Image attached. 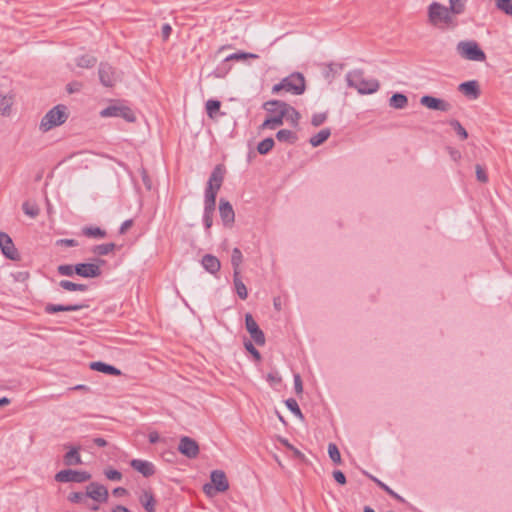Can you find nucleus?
Returning a JSON list of instances; mask_svg holds the SVG:
<instances>
[{"instance_id": "nucleus-1", "label": "nucleus", "mask_w": 512, "mask_h": 512, "mask_svg": "<svg viewBox=\"0 0 512 512\" xmlns=\"http://www.w3.org/2000/svg\"><path fill=\"white\" fill-rule=\"evenodd\" d=\"M427 23L441 31L454 30L458 26V20L449 8L437 1L427 6Z\"/></svg>"}, {"instance_id": "nucleus-2", "label": "nucleus", "mask_w": 512, "mask_h": 512, "mask_svg": "<svg viewBox=\"0 0 512 512\" xmlns=\"http://www.w3.org/2000/svg\"><path fill=\"white\" fill-rule=\"evenodd\" d=\"M346 80L348 86L355 88L360 94H371L379 89V82L376 79L365 78L360 70L349 72Z\"/></svg>"}, {"instance_id": "nucleus-3", "label": "nucleus", "mask_w": 512, "mask_h": 512, "mask_svg": "<svg viewBox=\"0 0 512 512\" xmlns=\"http://www.w3.org/2000/svg\"><path fill=\"white\" fill-rule=\"evenodd\" d=\"M68 111L65 105H56L50 109L41 119L39 130L46 133L55 127L64 124L68 119Z\"/></svg>"}, {"instance_id": "nucleus-4", "label": "nucleus", "mask_w": 512, "mask_h": 512, "mask_svg": "<svg viewBox=\"0 0 512 512\" xmlns=\"http://www.w3.org/2000/svg\"><path fill=\"white\" fill-rule=\"evenodd\" d=\"M306 89L305 78L301 73H292L283 78L278 84L272 87V92L277 94L281 91L291 93L293 95H301Z\"/></svg>"}, {"instance_id": "nucleus-5", "label": "nucleus", "mask_w": 512, "mask_h": 512, "mask_svg": "<svg viewBox=\"0 0 512 512\" xmlns=\"http://www.w3.org/2000/svg\"><path fill=\"white\" fill-rule=\"evenodd\" d=\"M272 103H284L283 101L279 100H271L267 101L264 104L265 110L269 113V116L264 120V122L261 124L260 129H269L274 130L277 127L281 126L284 122V108L272 105Z\"/></svg>"}, {"instance_id": "nucleus-6", "label": "nucleus", "mask_w": 512, "mask_h": 512, "mask_svg": "<svg viewBox=\"0 0 512 512\" xmlns=\"http://www.w3.org/2000/svg\"><path fill=\"white\" fill-rule=\"evenodd\" d=\"M457 53L466 60L483 62L486 59L484 51L473 40L460 41L456 46Z\"/></svg>"}, {"instance_id": "nucleus-7", "label": "nucleus", "mask_w": 512, "mask_h": 512, "mask_svg": "<svg viewBox=\"0 0 512 512\" xmlns=\"http://www.w3.org/2000/svg\"><path fill=\"white\" fill-rule=\"evenodd\" d=\"M211 483L203 486V490L209 497H213L217 493H222L228 490L229 483L225 473L222 470H214L210 475Z\"/></svg>"}, {"instance_id": "nucleus-8", "label": "nucleus", "mask_w": 512, "mask_h": 512, "mask_svg": "<svg viewBox=\"0 0 512 512\" xmlns=\"http://www.w3.org/2000/svg\"><path fill=\"white\" fill-rule=\"evenodd\" d=\"M224 169L222 166L218 165L212 171L207 188L205 190V199H209V196L212 195V201H216V196L221 188L223 179H224Z\"/></svg>"}, {"instance_id": "nucleus-9", "label": "nucleus", "mask_w": 512, "mask_h": 512, "mask_svg": "<svg viewBox=\"0 0 512 512\" xmlns=\"http://www.w3.org/2000/svg\"><path fill=\"white\" fill-rule=\"evenodd\" d=\"M91 475L86 471H75L71 469L61 470L55 475V480L61 483H82L88 481Z\"/></svg>"}, {"instance_id": "nucleus-10", "label": "nucleus", "mask_w": 512, "mask_h": 512, "mask_svg": "<svg viewBox=\"0 0 512 512\" xmlns=\"http://www.w3.org/2000/svg\"><path fill=\"white\" fill-rule=\"evenodd\" d=\"M100 115L102 117H121L128 122H133L135 120L133 111L129 107L123 105L108 106L100 112Z\"/></svg>"}, {"instance_id": "nucleus-11", "label": "nucleus", "mask_w": 512, "mask_h": 512, "mask_svg": "<svg viewBox=\"0 0 512 512\" xmlns=\"http://www.w3.org/2000/svg\"><path fill=\"white\" fill-rule=\"evenodd\" d=\"M245 326L246 330L250 334L253 341L259 345L263 346L265 344V335L263 331L259 328L257 322L254 320L251 314H246L245 316Z\"/></svg>"}, {"instance_id": "nucleus-12", "label": "nucleus", "mask_w": 512, "mask_h": 512, "mask_svg": "<svg viewBox=\"0 0 512 512\" xmlns=\"http://www.w3.org/2000/svg\"><path fill=\"white\" fill-rule=\"evenodd\" d=\"M420 104L428 109L447 112L451 109V104L446 100L436 98L430 95H424L420 98Z\"/></svg>"}, {"instance_id": "nucleus-13", "label": "nucleus", "mask_w": 512, "mask_h": 512, "mask_svg": "<svg viewBox=\"0 0 512 512\" xmlns=\"http://www.w3.org/2000/svg\"><path fill=\"white\" fill-rule=\"evenodd\" d=\"M178 450L181 454L188 458H196L199 454V446L195 440L184 436L180 439Z\"/></svg>"}, {"instance_id": "nucleus-14", "label": "nucleus", "mask_w": 512, "mask_h": 512, "mask_svg": "<svg viewBox=\"0 0 512 512\" xmlns=\"http://www.w3.org/2000/svg\"><path fill=\"white\" fill-rule=\"evenodd\" d=\"M118 74L116 71L107 63H101L99 66V79L101 83L106 87H112L118 81Z\"/></svg>"}, {"instance_id": "nucleus-15", "label": "nucleus", "mask_w": 512, "mask_h": 512, "mask_svg": "<svg viewBox=\"0 0 512 512\" xmlns=\"http://www.w3.org/2000/svg\"><path fill=\"white\" fill-rule=\"evenodd\" d=\"M0 248L4 256L10 260H19V253L14 246L10 236L4 232L0 233Z\"/></svg>"}, {"instance_id": "nucleus-16", "label": "nucleus", "mask_w": 512, "mask_h": 512, "mask_svg": "<svg viewBox=\"0 0 512 512\" xmlns=\"http://www.w3.org/2000/svg\"><path fill=\"white\" fill-rule=\"evenodd\" d=\"M219 213L221 220L225 226H231L234 223L235 213L232 205L228 201L224 199L220 200Z\"/></svg>"}, {"instance_id": "nucleus-17", "label": "nucleus", "mask_w": 512, "mask_h": 512, "mask_svg": "<svg viewBox=\"0 0 512 512\" xmlns=\"http://www.w3.org/2000/svg\"><path fill=\"white\" fill-rule=\"evenodd\" d=\"M75 273L85 278H95L101 274V270L96 264L80 263L75 266Z\"/></svg>"}, {"instance_id": "nucleus-18", "label": "nucleus", "mask_w": 512, "mask_h": 512, "mask_svg": "<svg viewBox=\"0 0 512 512\" xmlns=\"http://www.w3.org/2000/svg\"><path fill=\"white\" fill-rule=\"evenodd\" d=\"M86 496L98 502H105L108 498V490L98 483H91L87 487Z\"/></svg>"}, {"instance_id": "nucleus-19", "label": "nucleus", "mask_w": 512, "mask_h": 512, "mask_svg": "<svg viewBox=\"0 0 512 512\" xmlns=\"http://www.w3.org/2000/svg\"><path fill=\"white\" fill-rule=\"evenodd\" d=\"M458 90L470 99H477L480 95L479 84L475 80L461 83Z\"/></svg>"}, {"instance_id": "nucleus-20", "label": "nucleus", "mask_w": 512, "mask_h": 512, "mask_svg": "<svg viewBox=\"0 0 512 512\" xmlns=\"http://www.w3.org/2000/svg\"><path fill=\"white\" fill-rule=\"evenodd\" d=\"M272 105H277L284 108V117L285 120L290 123L293 127L298 126L299 120L301 118L299 112L292 107L291 105L284 103H272Z\"/></svg>"}, {"instance_id": "nucleus-21", "label": "nucleus", "mask_w": 512, "mask_h": 512, "mask_svg": "<svg viewBox=\"0 0 512 512\" xmlns=\"http://www.w3.org/2000/svg\"><path fill=\"white\" fill-rule=\"evenodd\" d=\"M131 466L137 472L141 473L145 477L152 476L155 473L154 465L146 460L134 459L131 461Z\"/></svg>"}, {"instance_id": "nucleus-22", "label": "nucleus", "mask_w": 512, "mask_h": 512, "mask_svg": "<svg viewBox=\"0 0 512 512\" xmlns=\"http://www.w3.org/2000/svg\"><path fill=\"white\" fill-rule=\"evenodd\" d=\"M15 95L13 93L3 94L0 92V114L8 117L12 113Z\"/></svg>"}, {"instance_id": "nucleus-23", "label": "nucleus", "mask_w": 512, "mask_h": 512, "mask_svg": "<svg viewBox=\"0 0 512 512\" xmlns=\"http://www.w3.org/2000/svg\"><path fill=\"white\" fill-rule=\"evenodd\" d=\"M139 502L147 512H155L156 500L151 490H142L139 495Z\"/></svg>"}, {"instance_id": "nucleus-24", "label": "nucleus", "mask_w": 512, "mask_h": 512, "mask_svg": "<svg viewBox=\"0 0 512 512\" xmlns=\"http://www.w3.org/2000/svg\"><path fill=\"white\" fill-rule=\"evenodd\" d=\"M201 264L203 268L211 274H216L221 268L219 259L211 254L204 255L201 260Z\"/></svg>"}, {"instance_id": "nucleus-25", "label": "nucleus", "mask_w": 512, "mask_h": 512, "mask_svg": "<svg viewBox=\"0 0 512 512\" xmlns=\"http://www.w3.org/2000/svg\"><path fill=\"white\" fill-rule=\"evenodd\" d=\"M85 307L82 304H74V305H60V304H47L44 308L47 314H54L57 312H71L78 311Z\"/></svg>"}, {"instance_id": "nucleus-26", "label": "nucleus", "mask_w": 512, "mask_h": 512, "mask_svg": "<svg viewBox=\"0 0 512 512\" xmlns=\"http://www.w3.org/2000/svg\"><path fill=\"white\" fill-rule=\"evenodd\" d=\"M216 201H212V195L209 196V199H205L204 201V215L203 222L206 229H209L212 226L213 213L215 210Z\"/></svg>"}, {"instance_id": "nucleus-27", "label": "nucleus", "mask_w": 512, "mask_h": 512, "mask_svg": "<svg viewBox=\"0 0 512 512\" xmlns=\"http://www.w3.org/2000/svg\"><path fill=\"white\" fill-rule=\"evenodd\" d=\"M90 368L92 370H95V371H98V372H102V373H105V374H109V375L118 376V375L121 374L120 370L117 369L116 367H114L112 365H108V364L100 362V361L92 362L90 364Z\"/></svg>"}, {"instance_id": "nucleus-28", "label": "nucleus", "mask_w": 512, "mask_h": 512, "mask_svg": "<svg viewBox=\"0 0 512 512\" xmlns=\"http://www.w3.org/2000/svg\"><path fill=\"white\" fill-rule=\"evenodd\" d=\"M233 283L235 286V291L239 298L245 300L248 297V291L240 277V272L233 273Z\"/></svg>"}, {"instance_id": "nucleus-29", "label": "nucleus", "mask_w": 512, "mask_h": 512, "mask_svg": "<svg viewBox=\"0 0 512 512\" xmlns=\"http://www.w3.org/2000/svg\"><path fill=\"white\" fill-rule=\"evenodd\" d=\"M79 447H73L64 456V462L67 466L78 465L82 463L81 456L79 454Z\"/></svg>"}, {"instance_id": "nucleus-30", "label": "nucleus", "mask_w": 512, "mask_h": 512, "mask_svg": "<svg viewBox=\"0 0 512 512\" xmlns=\"http://www.w3.org/2000/svg\"><path fill=\"white\" fill-rule=\"evenodd\" d=\"M389 105L394 109H404L408 105V98L402 93H395L390 98Z\"/></svg>"}, {"instance_id": "nucleus-31", "label": "nucleus", "mask_w": 512, "mask_h": 512, "mask_svg": "<svg viewBox=\"0 0 512 512\" xmlns=\"http://www.w3.org/2000/svg\"><path fill=\"white\" fill-rule=\"evenodd\" d=\"M468 0H449V10L452 14L457 18L458 15H461L465 12Z\"/></svg>"}, {"instance_id": "nucleus-32", "label": "nucleus", "mask_w": 512, "mask_h": 512, "mask_svg": "<svg viewBox=\"0 0 512 512\" xmlns=\"http://www.w3.org/2000/svg\"><path fill=\"white\" fill-rule=\"evenodd\" d=\"M331 135L329 128L320 130L316 135L312 136L309 140L313 147H318L323 144Z\"/></svg>"}, {"instance_id": "nucleus-33", "label": "nucleus", "mask_w": 512, "mask_h": 512, "mask_svg": "<svg viewBox=\"0 0 512 512\" xmlns=\"http://www.w3.org/2000/svg\"><path fill=\"white\" fill-rule=\"evenodd\" d=\"M276 138L280 142L293 144L297 141V135L291 130L282 129L276 133Z\"/></svg>"}, {"instance_id": "nucleus-34", "label": "nucleus", "mask_w": 512, "mask_h": 512, "mask_svg": "<svg viewBox=\"0 0 512 512\" xmlns=\"http://www.w3.org/2000/svg\"><path fill=\"white\" fill-rule=\"evenodd\" d=\"M243 262V255L239 248H234L231 255L233 273L240 272V265Z\"/></svg>"}, {"instance_id": "nucleus-35", "label": "nucleus", "mask_w": 512, "mask_h": 512, "mask_svg": "<svg viewBox=\"0 0 512 512\" xmlns=\"http://www.w3.org/2000/svg\"><path fill=\"white\" fill-rule=\"evenodd\" d=\"M274 145H275V142H274L273 138H271V137L265 138L264 140H262L261 142L258 143L257 151L259 154L265 155L273 149Z\"/></svg>"}, {"instance_id": "nucleus-36", "label": "nucleus", "mask_w": 512, "mask_h": 512, "mask_svg": "<svg viewBox=\"0 0 512 512\" xmlns=\"http://www.w3.org/2000/svg\"><path fill=\"white\" fill-rule=\"evenodd\" d=\"M221 103L218 100H208L206 102V112L211 119H215L220 110Z\"/></svg>"}, {"instance_id": "nucleus-37", "label": "nucleus", "mask_w": 512, "mask_h": 512, "mask_svg": "<svg viewBox=\"0 0 512 512\" xmlns=\"http://www.w3.org/2000/svg\"><path fill=\"white\" fill-rule=\"evenodd\" d=\"M77 66L81 68H91L93 67L97 59L92 55H83L79 58H77Z\"/></svg>"}, {"instance_id": "nucleus-38", "label": "nucleus", "mask_w": 512, "mask_h": 512, "mask_svg": "<svg viewBox=\"0 0 512 512\" xmlns=\"http://www.w3.org/2000/svg\"><path fill=\"white\" fill-rule=\"evenodd\" d=\"M59 285L67 291H85L87 289V286L84 284H77L68 280L60 281Z\"/></svg>"}, {"instance_id": "nucleus-39", "label": "nucleus", "mask_w": 512, "mask_h": 512, "mask_svg": "<svg viewBox=\"0 0 512 512\" xmlns=\"http://www.w3.org/2000/svg\"><path fill=\"white\" fill-rule=\"evenodd\" d=\"M495 6L501 12L512 17V0H495Z\"/></svg>"}, {"instance_id": "nucleus-40", "label": "nucleus", "mask_w": 512, "mask_h": 512, "mask_svg": "<svg viewBox=\"0 0 512 512\" xmlns=\"http://www.w3.org/2000/svg\"><path fill=\"white\" fill-rule=\"evenodd\" d=\"M114 249H115L114 243H105V244H100V245L95 246L93 249V253L103 256V255L109 254Z\"/></svg>"}, {"instance_id": "nucleus-41", "label": "nucleus", "mask_w": 512, "mask_h": 512, "mask_svg": "<svg viewBox=\"0 0 512 512\" xmlns=\"http://www.w3.org/2000/svg\"><path fill=\"white\" fill-rule=\"evenodd\" d=\"M328 454H329L330 459L335 464H340L341 463V454H340V451H339V449H338L336 444L329 443V445H328Z\"/></svg>"}, {"instance_id": "nucleus-42", "label": "nucleus", "mask_w": 512, "mask_h": 512, "mask_svg": "<svg viewBox=\"0 0 512 512\" xmlns=\"http://www.w3.org/2000/svg\"><path fill=\"white\" fill-rule=\"evenodd\" d=\"M24 213L31 218H35L39 214V208L35 203L24 202L22 205Z\"/></svg>"}, {"instance_id": "nucleus-43", "label": "nucleus", "mask_w": 512, "mask_h": 512, "mask_svg": "<svg viewBox=\"0 0 512 512\" xmlns=\"http://www.w3.org/2000/svg\"><path fill=\"white\" fill-rule=\"evenodd\" d=\"M83 233L84 235L93 238H103L106 235L105 231L99 227H86L83 229Z\"/></svg>"}, {"instance_id": "nucleus-44", "label": "nucleus", "mask_w": 512, "mask_h": 512, "mask_svg": "<svg viewBox=\"0 0 512 512\" xmlns=\"http://www.w3.org/2000/svg\"><path fill=\"white\" fill-rule=\"evenodd\" d=\"M286 406L287 408L297 417H299L300 419L303 418V414L299 408V405L297 403V401L293 398H289L286 400Z\"/></svg>"}, {"instance_id": "nucleus-45", "label": "nucleus", "mask_w": 512, "mask_h": 512, "mask_svg": "<svg viewBox=\"0 0 512 512\" xmlns=\"http://www.w3.org/2000/svg\"><path fill=\"white\" fill-rule=\"evenodd\" d=\"M247 58L256 59V58H258V55L252 54V53L237 52V53H233V54L227 56L225 61L244 60V59H247Z\"/></svg>"}, {"instance_id": "nucleus-46", "label": "nucleus", "mask_w": 512, "mask_h": 512, "mask_svg": "<svg viewBox=\"0 0 512 512\" xmlns=\"http://www.w3.org/2000/svg\"><path fill=\"white\" fill-rule=\"evenodd\" d=\"M450 125L454 128L456 133L461 137V139H466L468 137V133L466 129L460 124L457 120H452Z\"/></svg>"}, {"instance_id": "nucleus-47", "label": "nucleus", "mask_w": 512, "mask_h": 512, "mask_svg": "<svg viewBox=\"0 0 512 512\" xmlns=\"http://www.w3.org/2000/svg\"><path fill=\"white\" fill-rule=\"evenodd\" d=\"M327 119V113H317L312 116L311 123L314 127L322 125Z\"/></svg>"}, {"instance_id": "nucleus-48", "label": "nucleus", "mask_w": 512, "mask_h": 512, "mask_svg": "<svg viewBox=\"0 0 512 512\" xmlns=\"http://www.w3.org/2000/svg\"><path fill=\"white\" fill-rule=\"evenodd\" d=\"M475 170H476L477 180L482 183H486L488 181V176H487L485 169L481 165L477 164L475 167Z\"/></svg>"}, {"instance_id": "nucleus-49", "label": "nucleus", "mask_w": 512, "mask_h": 512, "mask_svg": "<svg viewBox=\"0 0 512 512\" xmlns=\"http://www.w3.org/2000/svg\"><path fill=\"white\" fill-rule=\"evenodd\" d=\"M104 474L111 481H120L122 479V474L114 469H106Z\"/></svg>"}, {"instance_id": "nucleus-50", "label": "nucleus", "mask_w": 512, "mask_h": 512, "mask_svg": "<svg viewBox=\"0 0 512 512\" xmlns=\"http://www.w3.org/2000/svg\"><path fill=\"white\" fill-rule=\"evenodd\" d=\"M58 272L63 276H72L75 273V267L72 265H60Z\"/></svg>"}, {"instance_id": "nucleus-51", "label": "nucleus", "mask_w": 512, "mask_h": 512, "mask_svg": "<svg viewBox=\"0 0 512 512\" xmlns=\"http://www.w3.org/2000/svg\"><path fill=\"white\" fill-rule=\"evenodd\" d=\"M376 482L378 483V485L384 490L386 491L388 494H390L392 497H394L395 499L401 501V502H404V499L398 495L397 493H395L391 488H389L386 484H384L383 482L379 481V480H376Z\"/></svg>"}, {"instance_id": "nucleus-52", "label": "nucleus", "mask_w": 512, "mask_h": 512, "mask_svg": "<svg viewBox=\"0 0 512 512\" xmlns=\"http://www.w3.org/2000/svg\"><path fill=\"white\" fill-rule=\"evenodd\" d=\"M85 498H86V495H84L83 493H80V492H73V493H70L68 496V500L72 503H80V502L84 501Z\"/></svg>"}, {"instance_id": "nucleus-53", "label": "nucleus", "mask_w": 512, "mask_h": 512, "mask_svg": "<svg viewBox=\"0 0 512 512\" xmlns=\"http://www.w3.org/2000/svg\"><path fill=\"white\" fill-rule=\"evenodd\" d=\"M244 346L246 348L247 351H249L256 360H260L261 358V355L259 353V351L254 347V345L250 342V341H246L244 343Z\"/></svg>"}, {"instance_id": "nucleus-54", "label": "nucleus", "mask_w": 512, "mask_h": 512, "mask_svg": "<svg viewBox=\"0 0 512 512\" xmlns=\"http://www.w3.org/2000/svg\"><path fill=\"white\" fill-rule=\"evenodd\" d=\"M294 388L296 394L300 395L303 392L302 379L299 374H294Z\"/></svg>"}, {"instance_id": "nucleus-55", "label": "nucleus", "mask_w": 512, "mask_h": 512, "mask_svg": "<svg viewBox=\"0 0 512 512\" xmlns=\"http://www.w3.org/2000/svg\"><path fill=\"white\" fill-rule=\"evenodd\" d=\"M141 178H142L143 184L145 185L146 189L151 190L152 181H151L150 177L148 176L147 171L144 168L141 169Z\"/></svg>"}, {"instance_id": "nucleus-56", "label": "nucleus", "mask_w": 512, "mask_h": 512, "mask_svg": "<svg viewBox=\"0 0 512 512\" xmlns=\"http://www.w3.org/2000/svg\"><path fill=\"white\" fill-rule=\"evenodd\" d=\"M333 477H334L335 481L341 485H344L346 483V477H345L344 473L340 470H335L333 472Z\"/></svg>"}, {"instance_id": "nucleus-57", "label": "nucleus", "mask_w": 512, "mask_h": 512, "mask_svg": "<svg viewBox=\"0 0 512 512\" xmlns=\"http://www.w3.org/2000/svg\"><path fill=\"white\" fill-rule=\"evenodd\" d=\"M59 246L74 247L77 246V242L74 239H60L56 242Z\"/></svg>"}, {"instance_id": "nucleus-58", "label": "nucleus", "mask_w": 512, "mask_h": 512, "mask_svg": "<svg viewBox=\"0 0 512 512\" xmlns=\"http://www.w3.org/2000/svg\"><path fill=\"white\" fill-rule=\"evenodd\" d=\"M171 32H172V28H171V26H170L169 24H164V25L162 26V31H161V33H162V39H163L164 41H166V40L170 37Z\"/></svg>"}, {"instance_id": "nucleus-59", "label": "nucleus", "mask_w": 512, "mask_h": 512, "mask_svg": "<svg viewBox=\"0 0 512 512\" xmlns=\"http://www.w3.org/2000/svg\"><path fill=\"white\" fill-rule=\"evenodd\" d=\"M267 380L272 384H279L281 382V377L277 373H269L267 375Z\"/></svg>"}, {"instance_id": "nucleus-60", "label": "nucleus", "mask_w": 512, "mask_h": 512, "mask_svg": "<svg viewBox=\"0 0 512 512\" xmlns=\"http://www.w3.org/2000/svg\"><path fill=\"white\" fill-rule=\"evenodd\" d=\"M132 225L133 221L131 219L124 221L119 230L120 234H124Z\"/></svg>"}, {"instance_id": "nucleus-61", "label": "nucleus", "mask_w": 512, "mask_h": 512, "mask_svg": "<svg viewBox=\"0 0 512 512\" xmlns=\"http://www.w3.org/2000/svg\"><path fill=\"white\" fill-rule=\"evenodd\" d=\"M159 441V434L157 432H151L149 434V442L154 444Z\"/></svg>"}, {"instance_id": "nucleus-62", "label": "nucleus", "mask_w": 512, "mask_h": 512, "mask_svg": "<svg viewBox=\"0 0 512 512\" xmlns=\"http://www.w3.org/2000/svg\"><path fill=\"white\" fill-rule=\"evenodd\" d=\"M280 442H281L284 446H286L288 449L293 450L295 453H297V454H299V453H300L298 450H296V449L293 447V445H291V444L288 442V440H286V439H280Z\"/></svg>"}, {"instance_id": "nucleus-63", "label": "nucleus", "mask_w": 512, "mask_h": 512, "mask_svg": "<svg viewBox=\"0 0 512 512\" xmlns=\"http://www.w3.org/2000/svg\"><path fill=\"white\" fill-rule=\"evenodd\" d=\"M93 441H94V443H95L97 446H99V447H104V446H106V445H107L106 440H105V439H103V438H100V437L95 438Z\"/></svg>"}, {"instance_id": "nucleus-64", "label": "nucleus", "mask_w": 512, "mask_h": 512, "mask_svg": "<svg viewBox=\"0 0 512 512\" xmlns=\"http://www.w3.org/2000/svg\"><path fill=\"white\" fill-rule=\"evenodd\" d=\"M112 512H131V511L125 506L117 505L115 508H113Z\"/></svg>"}]
</instances>
